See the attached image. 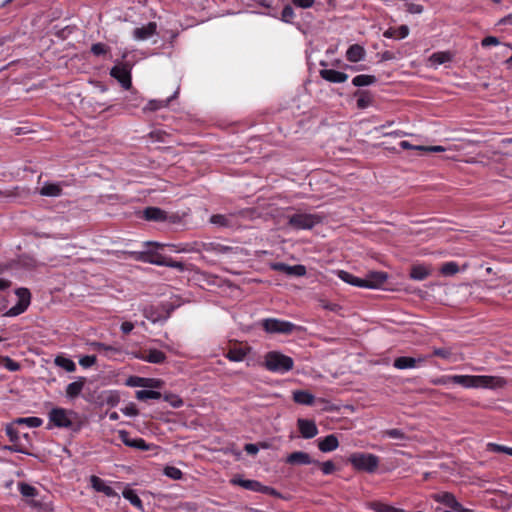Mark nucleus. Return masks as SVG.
Instances as JSON below:
<instances>
[{
    "mask_svg": "<svg viewBox=\"0 0 512 512\" xmlns=\"http://www.w3.org/2000/svg\"><path fill=\"white\" fill-rule=\"evenodd\" d=\"M409 34V28L407 25H401L398 28H389L384 33L383 36L386 38H396V39H404Z\"/></svg>",
    "mask_w": 512,
    "mask_h": 512,
    "instance_id": "28",
    "label": "nucleus"
},
{
    "mask_svg": "<svg viewBox=\"0 0 512 512\" xmlns=\"http://www.w3.org/2000/svg\"><path fill=\"white\" fill-rule=\"evenodd\" d=\"M164 474L173 480H179L183 476L182 471L174 466H166L164 469Z\"/></svg>",
    "mask_w": 512,
    "mask_h": 512,
    "instance_id": "44",
    "label": "nucleus"
},
{
    "mask_svg": "<svg viewBox=\"0 0 512 512\" xmlns=\"http://www.w3.org/2000/svg\"><path fill=\"white\" fill-rule=\"evenodd\" d=\"M273 269L276 271L283 272L290 276L301 277L306 274V267L304 265H287L285 263H276L273 266Z\"/></svg>",
    "mask_w": 512,
    "mask_h": 512,
    "instance_id": "19",
    "label": "nucleus"
},
{
    "mask_svg": "<svg viewBox=\"0 0 512 512\" xmlns=\"http://www.w3.org/2000/svg\"><path fill=\"white\" fill-rule=\"evenodd\" d=\"M164 400L169 402L170 405L174 408H179L183 405V400L174 394H167L164 396Z\"/></svg>",
    "mask_w": 512,
    "mask_h": 512,
    "instance_id": "49",
    "label": "nucleus"
},
{
    "mask_svg": "<svg viewBox=\"0 0 512 512\" xmlns=\"http://www.w3.org/2000/svg\"><path fill=\"white\" fill-rule=\"evenodd\" d=\"M16 424H26L29 427L36 428L40 427L43 423V420L39 417H26V418H18L15 420Z\"/></svg>",
    "mask_w": 512,
    "mask_h": 512,
    "instance_id": "41",
    "label": "nucleus"
},
{
    "mask_svg": "<svg viewBox=\"0 0 512 512\" xmlns=\"http://www.w3.org/2000/svg\"><path fill=\"white\" fill-rule=\"evenodd\" d=\"M388 274L382 271H370L363 278L365 282V288L378 289L387 281Z\"/></svg>",
    "mask_w": 512,
    "mask_h": 512,
    "instance_id": "12",
    "label": "nucleus"
},
{
    "mask_svg": "<svg viewBox=\"0 0 512 512\" xmlns=\"http://www.w3.org/2000/svg\"><path fill=\"white\" fill-rule=\"evenodd\" d=\"M126 384L131 387L159 388L161 386V381L152 378L131 376L127 379Z\"/></svg>",
    "mask_w": 512,
    "mask_h": 512,
    "instance_id": "16",
    "label": "nucleus"
},
{
    "mask_svg": "<svg viewBox=\"0 0 512 512\" xmlns=\"http://www.w3.org/2000/svg\"><path fill=\"white\" fill-rule=\"evenodd\" d=\"M499 44V40L494 36H487L481 41L483 47L496 46Z\"/></svg>",
    "mask_w": 512,
    "mask_h": 512,
    "instance_id": "59",
    "label": "nucleus"
},
{
    "mask_svg": "<svg viewBox=\"0 0 512 512\" xmlns=\"http://www.w3.org/2000/svg\"><path fill=\"white\" fill-rule=\"evenodd\" d=\"M147 249L144 251L134 252V258L144 263H150L158 266H164L167 257L162 255L158 250L164 246L176 248L174 244L146 243Z\"/></svg>",
    "mask_w": 512,
    "mask_h": 512,
    "instance_id": "2",
    "label": "nucleus"
},
{
    "mask_svg": "<svg viewBox=\"0 0 512 512\" xmlns=\"http://www.w3.org/2000/svg\"><path fill=\"white\" fill-rule=\"evenodd\" d=\"M459 271L458 265L455 262H446L440 268V272L445 276H451Z\"/></svg>",
    "mask_w": 512,
    "mask_h": 512,
    "instance_id": "42",
    "label": "nucleus"
},
{
    "mask_svg": "<svg viewBox=\"0 0 512 512\" xmlns=\"http://www.w3.org/2000/svg\"><path fill=\"white\" fill-rule=\"evenodd\" d=\"M248 353V349L242 347H233L229 349L226 357L233 362L243 361Z\"/></svg>",
    "mask_w": 512,
    "mask_h": 512,
    "instance_id": "33",
    "label": "nucleus"
},
{
    "mask_svg": "<svg viewBox=\"0 0 512 512\" xmlns=\"http://www.w3.org/2000/svg\"><path fill=\"white\" fill-rule=\"evenodd\" d=\"M231 482L235 485L241 486L242 488L250 490V491L259 492V493L271 495L274 497H280V493L277 490H275L272 487L265 486L256 480L234 478V479H232Z\"/></svg>",
    "mask_w": 512,
    "mask_h": 512,
    "instance_id": "7",
    "label": "nucleus"
},
{
    "mask_svg": "<svg viewBox=\"0 0 512 512\" xmlns=\"http://www.w3.org/2000/svg\"><path fill=\"white\" fill-rule=\"evenodd\" d=\"M364 56L365 50L359 44L351 45L346 52V58L350 62H359L364 58Z\"/></svg>",
    "mask_w": 512,
    "mask_h": 512,
    "instance_id": "26",
    "label": "nucleus"
},
{
    "mask_svg": "<svg viewBox=\"0 0 512 512\" xmlns=\"http://www.w3.org/2000/svg\"><path fill=\"white\" fill-rule=\"evenodd\" d=\"M295 13L293 8L290 5H286L281 13V20L286 23H291L294 19Z\"/></svg>",
    "mask_w": 512,
    "mask_h": 512,
    "instance_id": "46",
    "label": "nucleus"
},
{
    "mask_svg": "<svg viewBox=\"0 0 512 512\" xmlns=\"http://www.w3.org/2000/svg\"><path fill=\"white\" fill-rule=\"evenodd\" d=\"M244 450L250 455H256L259 451L257 444L248 443L244 446Z\"/></svg>",
    "mask_w": 512,
    "mask_h": 512,
    "instance_id": "64",
    "label": "nucleus"
},
{
    "mask_svg": "<svg viewBox=\"0 0 512 512\" xmlns=\"http://www.w3.org/2000/svg\"><path fill=\"white\" fill-rule=\"evenodd\" d=\"M210 221L219 226H228V219L221 214L212 215Z\"/></svg>",
    "mask_w": 512,
    "mask_h": 512,
    "instance_id": "57",
    "label": "nucleus"
},
{
    "mask_svg": "<svg viewBox=\"0 0 512 512\" xmlns=\"http://www.w3.org/2000/svg\"><path fill=\"white\" fill-rule=\"evenodd\" d=\"M164 266L170 267V268H175L181 272L185 270V265L183 262L175 261L172 258H168V257L165 260Z\"/></svg>",
    "mask_w": 512,
    "mask_h": 512,
    "instance_id": "54",
    "label": "nucleus"
},
{
    "mask_svg": "<svg viewBox=\"0 0 512 512\" xmlns=\"http://www.w3.org/2000/svg\"><path fill=\"white\" fill-rule=\"evenodd\" d=\"M432 498L436 502H439L454 511L460 507V503L456 500L454 494L450 492L435 493L433 494Z\"/></svg>",
    "mask_w": 512,
    "mask_h": 512,
    "instance_id": "18",
    "label": "nucleus"
},
{
    "mask_svg": "<svg viewBox=\"0 0 512 512\" xmlns=\"http://www.w3.org/2000/svg\"><path fill=\"white\" fill-rule=\"evenodd\" d=\"M74 414V412L67 411L64 408H53L49 412V420L58 428H70L73 425L70 416Z\"/></svg>",
    "mask_w": 512,
    "mask_h": 512,
    "instance_id": "9",
    "label": "nucleus"
},
{
    "mask_svg": "<svg viewBox=\"0 0 512 512\" xmlns=\"http://www.w3.org/2000/svg\"><path fill=\"white\" fill-rule=\"evenodd\" d=\"M92 346L94 347V349L98 350V351H113V352H116L117 349L112 347V346H109V345H106L104 343H101V342H94L92 343Z\"/></svg>",
    "mask_w": 512,
    "mask_h": 512,
    "instance_id": "60",
    "label": "nucleus"
},
{
    "mask_svg": "<svg viewBox=\"0 0 512 512\" xmlns=\"http://www.w3.org/2000/svg\"><path fill=\"white\" fill-rule=\"evenodd\" d=\"M123 497L128 500L134 507L139 509L140 511H144V506L142 500L136 494L133 489L125 488L122 492Z\"/></svg>",
    "mask_w": 512,
    "mask_h": 512,
    "instance_id": "30",
    "label": "nucleus"
},
{
    "mask_svg": "<svg viewBox=\"0 0 512 512\" xmlns=\"http://www.w3.org/2000/svg\"><path fill=\"white\" fill-rule=\"evenodd\" d=\"M423 6L419 4L409 3L407 4V11L411 14H420L423 12Z\"/></svg>",
    "mask_w": 512,
    "mask_h": 512,
    "instance_id": "63",
    "label": "nucleus"
},
{
    "mask_svg": "<svg viewBox=\"0 0 512 512\" xmlns=\"http://www.w3.org/2000/svg\"><path fill=\"white\" fill-rule=\"evenodd\" d=\"M172 98L173 97L168 98L166 100H150L148 104L143 108V111H157L161 108H164L168 106Z\"/></svg>",
    "mask_w": 512,
    "mask_h": 512,
    "instance_id": "38",
    "label": "nucleus"
},
{
    "mask_svg": "<svg viewBox=\"0 0 512 512\" xmlns=\"http://www.w3.org/2000/svg\"><path fill=\"white\" fill-rule=\"evenodd\" d=\"M428 358L429 356H419L417 358L401 356L394 359L393 366L399 370L416 368L424 364L428 360Z\"/></svg>",
    "mask_w": 512,
    "mask_h": 512,
    "instance_id": "10",
    "label": "nucleus"
},
{
    "mask_svg": "<svg viewBox=\"0 0 512 512\" xmlns=\"http://www.w3.org/2000/svg\"><path fill=\"white\" fill-rule=\"evenodd\" d=\"M360 97L357 99V107L364 109L371 103V98L366 92H359Z\"/></svg>",
    "mask_w": 512,
    "mask_h": 512,
    "instance_id": "50",
    "label": "nucleus"
},
{
    "mask_svg": "<svg viewBox=\"0 0 512 512\" xmlns=\"http://www.w3.org/2000/svg\"><path fill=\"white\" fill-rule=\"evenodd\" d=\"M297 426L301 436L305 439H311L318 434V428L313 420L300 418L297 421Z\"/></svg>",
    "mask_w": 512,
    "mask_h": 512,
    "instance_id": "14",
    "label": "nucleus"
},
{
    "mask_svg": "<svg viewBox=\"0 0 512 512\" xmlns=\"http://www.w3.org/2000/svg\"><path fill=\"white\" fill-rule=\"evenodd\" d=\"M19 491L23 497L29 498V497H36L38 495L37 489L25 482H20L18 484Z\"/></svg>",
    "mask_w": 512,
    "mask_h": 512,
    "instance_id": "39",
    "label": "nucleus"
},
{
    "mask_svg": "<svg viewBox=\"0 0 512 512\" xmlns=\"http://www.w3.org/2000/svg\"><path fill=\"white\" fill-rule=\"evenodd\" d=\"M157 33L156 22H149L147 25L135 28L133 30V37L136 40H146Z\"/></svg>",
    "mask_w": 512,
    "mask_h": 512,
    "instance_id": "20",
    "label": "nucleus"
},
{
    "mask_svg": "<svg viewBox=\"0 0 512 512\" xmlns=\"http://www.w3.org/2000/svg\"><path fill=\"white\" fill-rule=\"evenodd\" d=\"M143 315L146 319L152 321L153 323L159 321V319H160L159 314L152 306L144 308Z\"/></svg>",
    "mask_w": 512,
    "mask_h": 512,
    "instance_id": "45",
    "label": "nucleus"
},
{
    "mask_svg": "<svg viewBox=\"0 0 512 512\" xmlns=\"http://www.w3.org/2000/svg\"><path fill=\"white\" fill-rule=\"evenodd\" d=\"M54 362L58 367L63 368L67 372H74L76 370L75 363L69 358H66L63 356H57L55 358Z\"/></svg>",
    "mask_w": 512,
    "mask_h": 512,
    "instance_id": "36",
    "label": "nucleus"
},
{
    "mask_svg": "<svg viewBox=\"0 0 512 512\" xmlns=\"http://www.w3.org/2000/svg\"><path fill=\"white\" fill-rule=\"evenodd\" d=\"M431 274V271L424 265H415L411 268L410 277L414 280H424Z\"/></svg>",
    "mask_w": 512,
    "mask_h": 512,
    "instance_id": "32",
    "label": "nucleus"
},
{
    "mask_svg": "<svg viewBox=\"0 0 512 512\" xmlns=\"http://www.w3.org/2000/svg\"><path fill=\"white\" fill-rule=\"evenodd\" d=\"M109 51V48L108 46H106L105 44L103 43H95L91 46V52L95 55V56H101V55H104L106 54L107 52Z\"/></svg>",
    "mask_w": 512,
    "mask_h": 512,
    "instance_id": "48",
    "label": "nucleus"
},
{
    "mask_svg": "<svg viewBox=\"0 0 512 512\" xmlns=\"http://www.w3.org/2000/svg\"><path fill=\"white\" fill-rule=\"evenodd\" d=\"M122 412L127 416H137L138 415V409L136 408L135 404L130 403L128 406L122 409Z\"/></svg>",
    "mask_w": 512,
    "mask_h": 512,
    "instance_id": "62",
    "label": "nucleus"
},
{
    "mask_svg": "<svg viewBox=\"0 0 512 512\" xmlns=\"http://www.w3.org/2000/svg\"><path fill=\"white\" fill-rule=\"evenodd\" d=\"M321 222V217L316 214L295 213L288 216V226L296 229H312Z\"/></svg>",
    "mask_w": 512,
    "mask_h": 512,
    "instance_id": "6",
    "label": "nucleus"
},
{
    "mask_svg": "<svg viewBox=\"0 0 512 512\" xmlns=\"http://www.w3.org/2000/svg\"><path fill=\"white\" fill-rule=\"evenodd\" d=\"M95 355H86L80 358L79 364L84 368H89L96 363Z\"/></svg>",
    "mask_w": 512,
    "mask_h": 512,
    "instance_id": "51",
    "label": "nucleus"
},
{
    "mask_svg": "<svg viewBox=\"0 0 512 512\" xmlns=\"http://www.w3.org/2000/svg\"><path fill=\"white\" fill-rule=\"evenodd\" d=\"M318 465L321 467V470H322L323 474H325V475L332 474L336 469L335 464L330 460L323 462V463L319 462Z\"/></svg>",
    "mask_w": 512,
    "mask_h": 512,
    "instance_id": "55",
    "label": "nucleus"
},
{
    "mask_svg": "<svg viewBox=\"0 0 512 512\" xmlns=\"http://www.w3.org/2000/svg\"><path fill=\"white\" fill-rule=\"evenodd\" d=\"M144 218L148 221L162 222L168 219V214L158 207H147L144 210Z\"/></svg>",
    "mask_w": 512,
    "mask_h": 512,
    "instance_id": "23",
    "label": "nucleus"
},
{
    "mask_svg": "<svg viewBox=\"0 0 512 512\" xmlns=\"http://www.w3.org/2000/svg\"><path fill=\"white\" fill-rule=\"evenodd\" d=\"M487 450L490 452L505 453V454L512 456V448L504 446V445H499L496 443H488Z\"/></svg>",
    "mask_w": 512,
    "mask_h": 512,
    "instance_id": "43",
    "label": "nucleus"
},
{
    "mask_svg": "<svg viewBox=\"0 0 512 512\" xmlns=\"http://www.w3.org/2000/svg\"><path fill=\"white\" fill-rule=\"evenodd\" d=\"M264 366L268 371L286 373L293 369L294 361L291 357L278 351H270L265 355Z\"/></svg>",
    "mask_w": 512,
    "mask_h": 512,
    "instance_id": "3",
    "label": "nucleus"
},
{
    "mask_svg": "<svg viewBox=\"0 0 512 512\" xmlns=\"http://www.w3.org/2000/svg\"><path fill=\"white\" fill-rule=\"evenodd\" d=\"M352 466L360 471L373 473L379 466V457L370 453H353L349 457Z\"/></svg>",
    "mask_w": 512,
    "mask_h": 512,
    "instance_id": "4",
    "label": "nucleus"
},
{
    "mask_svg": "<svg viewBox=\"0 0 512 512\" xmlns=\"http://www.w3.org/2000/svg\"><path fill=\"white\" fill-rule=\"evenodd\" d=\"M339 441L334 434L327 435L323 439H319L318 448L322 452H331L338 448Z\"/></svg>",
    "mask_w": 512,
    "mask_h": 512,
    "instance_id": "22",
    "label": "nucleus"
},
{
    "mask_svg": "<svg viewBox=\"0 0 512 512\" xmlns=\"http://www.w3.org/2000/svg\"><path fill=\"white\" fill-rule=\"evenodd\" d=\"M39 193L42 196L58 197L62 193V187L56 183H45Z\"/></svg>",
    "mask_w": 512,
    "mask_h": 512,
    "instance_id": "29",
    "label": "nucleus"
},
{
    "mask_svg": "<svg viewBox=\"0 0 512 512\" xmlns=\"http://www.w3.org/2000/svg\"><path fill=\"white\" fill-rule=\"evenodd\" d=\"M338 277L350 285L360 287V288H365V282H364L363 278L356 277L347 271H344V270L338 271Z\"/></svg>",
    "mask_w": 512,
    "mask_h": 512,
    "instance_id": "27",
    "label": "nucleus"
},
{
    "mask_svg": "<svg viewBox=\"0 0 512 512\" xmlns=\"http://www.w3.org/2000/svg\"><path fill=\"white\" fill-rule=\"evenodd\" d=\"M119 438L128 447H132L139 450H149L150 445L145 442L142 438H131L130 433L126 430H120Z\"/></svg>",
    "mask_w": 512,
    "mask_h": 512,
    "instance_id": "13",
    "label": "nucleus"
},
{
    "mask_svg": "<svg viewBox=\"0 0 512 512\" xmlns=\"http://www.w3.org/2000/svg\"><path fill=\"white\" fill-rule=\"evenodd\" d=\"M383 436L401 441L409 440V437L401 429H388L383 431Z\"/></svg>",
    "mask_w": 512,
    "mask_h": 512,
    "instance_id": "40",
    "label": "nucleus"
},
{
    "mask_svg": "<svg viewBox=\"0 0 512 512\" xmlns=\"http://www.w3.org/2000/svg\"><path fill=\"white\" fill-rule=\"evenodd\" d=\"M3 365L11 372H16L20 369V364L9 357L4 358Z\"/></svg>",
    "mask_w": 512,
    "mask_h": 512,
    "instance_id": "52",
    "label": "nucleus"
},
{
    "mask_svg": "<svg viewBox=\"0 0 512 512\" xmlns=\"http://www.w3.org/2000/svg\"><path fill=\"white\" fill-rule=\"evenodd\" d=\"M292 2L297 7L307 9L313 6L315 0H292Z\"/></svg>",
    "mask_w": 512,
    "mask_h": 512,
    "instance_id": "61",
    "label": "nucleus"
},
{
    "mask_svg": "<svg viewBox=\"0 0 512 512\" xmlns=\"http://www.w3.org/2000/svg\"><path fill=\"white\" fill-rule=\"evenodd\" d=\"M6 434L9 437L11 442H18L19 434H18V430L15 428L14 424L7 425Z\"/></svg>",
    "mask_w": 512,
    "mask_h": 512,
    "instance_id": "53",
    "label": "nucleus"
},
{
    "mask_svg": "<svg viewBox=\"0 0 512 512\" xmlns=\"http://www.w3.org/2000/svg\"><path fill=\"white\" fill-rule=\"evenodd\" d=\"M15 294L18 297V302L16 305L11 307L4 316L7 317H15L22 313H24L28 306L30 305L31 301V293L27 288H18L15 291Z\"/></svg>",
    "mask_w": 512,
    "mask_h": 512,
    "instance_id": "8",
    "label": "nucleus"
},
{
    "mask_svg": "<svg viewBox=\"0 0 512 512\" xmlns=\"http://www.w3.org/2000/svg\"><path fill=\"white\" fill-rule=\"evenodd\" d=\"M320 76L332 83H342L348 79V75L344 72H340L334 69H323L320 70Z\"/></svg>",
    "mask_w": 512,
    "mask_h": 512,
    "instance_id": "21",
    "label": "nucleus"
},
{
    "mask_svg": "<svg viewBox=\"0 0 512 512\" xmlns=\"http://www.w3.org/2000/svg\"><path fill=\"white\" fill-rule=\"evenodd\" d=\"M90 484L94 490L97 492L103 493L107 497H117L118 494L115 492V490L107 485L104 480H102L100 477L92 475L90 477Z\"/></svg>",
    "mask_w": 512,
    "mask_h": 512,
    "instance_id": "17",
    "label": "nucleus"
},
{
    "mask_svg": "<svg viewBox=\"0 0 512 512\" xmlns=\"http://www.w3.org/2000/svg\"><path fill=\"white\" fill-rule=\"evenodd\" d=\"M263 329L270 334H291L295 330H301L302 328L296 326L294 323L276 318H267L262 320L261 323Z\"/></svg>",
    "mask_w": 512,
    "mask_h": 512,
    "instance_id": "5",
    "label": "nucleus"
},
{
    "mask_svg": "<svg viewBox=\"0 0 512 512\" xmlns=\"http://www.w3.org/2000/svg\"><path fill=\"white\" fill-rule=\"evenodd\" d=\"M452 383L465 388H502L506 381L502 377L487 375H452Z\"/></svg>",
    "mask_w": 512,
    "mask_h": 512,
    "instance_id": "1",
    "label": "nucleus"
},
{
    "mask_svg": "<svg viewBox=\"0 0 512 512\" xmlns=\"http://www.w3.org/2000/svg\"><path fill=\"white\" fill-rule=\"evenodd\" d=\"M293 400L298 404L312 405L314 403V396L304 390H297L293 392Z\"/></svg>",
    "mask_w": 512,
    "mask_h": 512,
    "instance_id": "31",
    "label": "nucleus"
},
{
    "mask_svg": "<svg viewBox=\"0 0 512 512\" xmlns=\"http://www.w3.org/2000/svg\"><path fill=\"white\" fill-rule=\"evenodd\" d=\"M418 151L422 152H444L446 149L443 146H418Z\"/></svg>",
    "mask_w": 512,
    "mask_h": 512,
    "instance_id": "58",
    "label": "nucleus"
},
{
    "mask_svg": "<svg viewBox=\"0 0 512 512\" xmlns=\"http://www.w3.org/2000/svg\"><path fill=\"white\" fill-rule=\"evenodd\" d=\"M452 355V352L448 348H435L433 350V356H437L443 359H449Z\"/></svg>",
    "mask_w": 512,
    "mask_h": 512,
    "instance_id": "56",
    "label": "nucleus"
},
{
    "mask_svg": "<svg viewBox=\"0 0 512 512\" xmlns=\"http://www.w3.org/2000/svg\"><path fill=\"white\" fill-rule=\"evenodd\" d=\"M85 383L86 378L79 377L77 381L68 384V386L66 387V396L71 399L78 397L81 394Z\"/></svg>",
    "mask_w": 512,
    "mask_h": 512,
    "instance_id": "24",
    "label": "nucleus"
},
{
    "mask_svg": "<svg viewBox=\"0 0 512 512\" xmlns=\"http://www.w3.org/2000/svg\"><path fill=\"white\" fill-rule=\"evenodd\" d=\"M110 75L117 79L124 89L128 90L131 88V73L126 65L114 66L110 71Z\"/></svg>",
    "mask_w": 512,
    "mask_h": 512,
    "instance_id": "11",
    "label": "nucleus"
},
{
    "mask_svg": "<svg viewBox=\"0 0 512 512\" xmlns=\"http://www.w3.org/2000/svg\"><path fill=\"white\" fill-rule=\"evenodd\" d=\"M286 463L291 465H309L319 464V461L312 459L306 452L296 451L287 456Z\"/></svg>",
    "mask_w": 512,
    "mask_h": 512,
    "instance_id": "15",
    "label": "nucleus"
},
{
    "mask_svg": "<svg viewBox=\"0 0 512 512\" xmlns=\"http://www.w3.org/2000/svg\"><path fill=\"white\" fill-rule=\"evenodd\" d=\"M161 393L154 390H138L136 391L135 397L140 401H146L149 399H160Z\"/></svg>",
    "mask_w": 512,
    "mask_h": 512,
    "instance_id": "37",
    "label": "nucleus"
},
{
    "mask_svg": "<svg viewBox=\"0 0 512 512\" xmlns=\"http://www.w3.org/2000/svg\"><path fill=\"white\" fill-rule=\"evenodd\" d=\"M377 81L376 77L373 75H357L353 78L352 83L354 86L362 87L374 84Z\"/></svg>",
    "mask_w": 512,
    "mask_h": 512,
    "instance_id": "35",
    "label": "nucleus"
},
{
    "mask_svg": "<svg viewBox=\"0 0 512 512\" xmlns=\"http://www.w3.org/2000/svg\"><path fill=\"white\" fill-rule=\"evenodd\" d=\"M374 510L377 512H405L403 509H399L384 503H376Z\"/></svg>",
    "mask_w": 512,
    "mask_h": 512,
    "instance_id": "47",
    "label": "nucleus"
},
{
    "mask_svg": "<svg viewBox=\"0 0 512 512\" xmlns=\"http://www.w3.org/2000/svg\"><path fill=\"white\" fill-rule=\"evenodd\" d=\"M430 62L435 65H441L452 60V54L448 51L436 52L430 56Z\"/></svg>",
    "mask_w": 512,
    "mask_h": 512,
    "instance_id": "34",
    "label": "nucleus"
},
{
    "mask_svg": "<svg viewBox=\"0 0 512 512\" xmlns=\"http://www.w3.org/2000/svg\"><path fill=\"white\" fill-rule=\"evenodd\" d=\"M141 359L149 363L162 364L166 360V355L157 349H149L144 352Z\"/></svg>",
    "mask_w": 512,
    "mask_h": 512,
    "instance_id": "25",
    "label": "nucleus"
}]
</instances>
